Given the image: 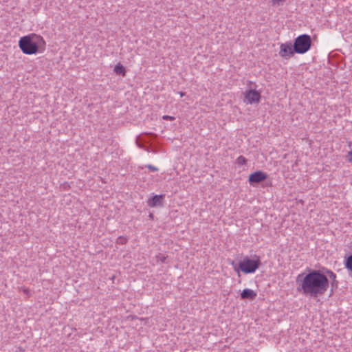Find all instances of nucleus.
<instances>
[{
	"instance_id": "14",
	"label": "nucleus",
	"mask_w": 352,
	"mask_h": 352,
	"mask_svg": "<svg viewBox=\"0 0 352 352\" xmlns=\"http://www.w3.org/2000/svg\"><path fill=\"white\" fill-rule=\"evenodd\" d=\"M236 161L238 164H245L247 160L243 156L241 155L236 159Z\"/></svg>"
},
{
	"instance_id": "20",
	"label": "nucleus",
	"mask_w": 352,
	"mask_h": 352,
	"mask_svg": "<svg viewBox=\"0 0 352 352\" xmlns=\"http://www.w3.org/2000/svg\"><path fill=\"white\" fill-rule=\"evenodd\" d=\"M165 259H166V258H165V257H163V258H162V262H164V261H165Z\"/></svg>"
},
{
	"instance_id": "2",
	"label": "nucleus",
	"mask_w": 352,
	"mask_h": 352,
	"mask_svg": "<svg viewBox=\"0 0 352 352\" xmlns=\"http://www.w3.org/2000/svg\"><path fill=\"white\" fill-rule=\"evenodd\" d=\"M19 46L23 53L28 55L35 54L45 50V42L40 35L30 34L20 38Z\"/></svg>"
},
{
	"instance_id": "3",
	"label": "nucleus",
	"mask_w": 352,
	"mask_h": 352,
	"mask_svg": "<svg viewBox=\"0 0 352 352\" xmlns=\"http://www.w3.org/2000/svg\"><path fill=\"white\" fill-rule=\"evenodd\" d=\"M231 265L233 266L234 271L238 273L241 270L245 274H252L259 267L261 261L258 257H256V259H250L246 256L239 262L238 265L235 264L234 261H232Z\"/></svg>"
},
{
	"instance_id": "15",
	"label": "nucleus",
	"mask_w": 352,
	"mask_h": 352,
	"mask_svg": "<svg viewBox=\"0 0 352 352\" xmlns=\"http://www.w3.org/2000/svg\"><path fill=\"white\" fill-rule=\"evenodd\" d=\"M146 168L153 172H156L158 170V168L153 165L148 164L146 166Z\"/></svg>"
},
{
	"instance_id": "12",
	"label": "nucleus",
	"mask_w": 352,
	"mask_h": 352,
	"mask_svg": "<svg viewBox=\"0 0 352 352\" xmlns=\"http://www.w3.org/2000/svg\"><path fill=\"white\" fill-rule=\"evenodd\" d=\"M344 265L349 272H352V254L346 258L344 261Z\"/></svg>"
},
{
	"instance_id": "16",
	"label": "nucleus",
	"mask_w": 352,
	"mask_h": 352,
	"mask_svg": "<svg viewBox=\"0 0 352 352\" xmlns=\"http://www.w3.org/2000/svg\"><path fill=\"white\" fill-rule=\"evenodd\" d=\"M162 119H163V120H170V121H172V120H175V117H173V116H166H166H164L162 117Z\"/></svg>"
},
{
	"instance_id": "21",
	"label": "nucleus",
	"mask_w": 352,
	"mask_h": 352,
	"mask_svg": "<svg viewBox=\"0 0 352 352\" xmlns=\"http://www.w3.org/2000/svg\"><path fill=\"white\" fill-rule=\"evenodd\" d=\"M350 245V248L352 249V241L351 242Z\"/></svg>"
},
{
	"instance_id": "6",
	"label": "nucleus",
	"mask_w": 352,
	"mask_h": 352,
	"mask_svg": "<svg viewBox=\"0 0 352 352\" xmlns=\"http://www.w3.org/2000/svg\"><path fill=\"white\" fill-rule=\"evenodd\" d=\"M267 177V175L266 173L261 170H258L250 175L248 180L250 184L253 185L265 180Z\"/></svg>"
},
{
	"instance_id": "18",
	"label": "nucleus",
	"mask_w": 352,
	"mask_h": 352,
	"mask_svg": "<svg viewBox=\"0 0 352 352\" xmlns=\"http://www.w3.org/2000/svg\"><path fill=\"white\" fill-rule=\"evenodd\" d=\"M179 95L181 97L184 96L185 95V93L184 92H182V91H180L179 92Z\"/></svg>"
},
{
	"instance_id": "9",
	"label": "nucleus",
	"mask_w": 352,
	"mask_h": 352,
	"mask_svg": "<svg viewBox=\"0 0 352 352\" xmlns=\"http://www.w3.org/2000/svg\"><path fill=\"white\" fill-rule=\"evenodd\" d=\"M326 276L329 278V283H331V288L337 287L338 281L336 280V274L330 270H326Z\"/></svg>"
},
{
	"instance_id": "5",
	"label": "nucleus",
	"mask_w": 352,
	"mask_h": 352,
	"mask_svg": "<svg viewBox=\"0 0 352 352\" xmlns=\"http://www.w3.org/2000/svg\"><path fill=\"white\" fill-rule=\"evenodd\" d=\"M295 52L291 43H285L281 44L280 47L279 54L281 57L289 59L294 56Z\"/></svg>"
},
{
	"instance_id": "22",
	"label": "nucleus",
	"mask_w": 352,
	"mask_h": 352,
	"mask_svg": "<svg viewBox=\"0 0 352 352\" xmlns=\"http://www.w3.org/2000/svg\"><path fill=\"white\" fill-rule=\"evenodd\" d=\"M150 135H154L152 133H148Z\"/></svg>"
},
{
	"instance_id": "7",
	"label": "nucleus",
	"mask_w": 352,
	"mask_h": 352,
	"mask_svg": "<svg viewBox=\"0 0 352 352\" xmlns=\"http://www.w3.org/2000/svg\"><path fill=\"white\" fill-rule=\"evenodd\" d=\"M260 93L256 90H250L246 92L245 96V101L248 104L258 103L260 101Z\"/></svg>"
},
{
	"instance_id": "8",
	"label": "nucleus",
	"mask_w": 352,
	"mask_h": 352,
	"mask_svg": "<svg viewBox=\"0 0 352 352\" xmlns=\"http://www.w3.org/2000/svg\"><path fill=\"white\" fill-rule=\"evenodd\" d=\"M164 197V195H155L148 200L147 204L149 207L162 206Z\"/></svg>"
},
{
	"instance_id": "19",
	"label": "nucleus",
	"mask_w": 352,
	"mask_h": 352,
	"mask_svg": "<svg viewBox=\"0 0 352 352\" xmlns=\"http://www.w3.org/2000/svg\"><path fill=\"white\" fill-rule=\"evenodd\" d=\"M23 292L25 294H28V292H29L28 289H24Z\"/></svg>"
},
{
	"instance_id": "10",
	"label": "nucleus",
	"mask_w": 352,
	"mask_h": 352,
	"mask_svg": "<svg viewBox=\"0 0 352 352\" xmlns=\"http://www.w3.org/2000/svg\"><path fill=\"white\" fill-rule=\"evenodd\" d=\"M256 296V293L250 289H245L241 294L242 299L253 300Z\"/></svg>"
},
{
	"instance_id": "23",
	"label": "nucleus",
	"mask_w": 352,
	"mask_h": 352,
	"mask_svg": "<svg viewBox=\"0 0 352 352\" xmlns=\"http://www.w3.org/2000/svg\"><path fill=\"white\" fill-rule=\"evenodd\" d=\"M20 351H21V352H24V351H23V350H22V349H20Z\"/></svg>"
},
{
	"instance_id": "11",
	"label": "nucleus",
	"mask_w": 352,
	"mask_h": 352,
	"mask_svg": "<svg viewBox=\"0 0 352 352\" xmlns=\"http://www.w3.org/2000/svg\"><path fill=\"white\" fill-rule=\"evenodd\" d=\"M114 72L116 74L122 75L123 76H124L126 74L125 68L120 63H118L115 66Z\"/></svg>"
},
{
	"instance_id": "17",
	"label": "nucleus",
	"mask_w": 352,
	"mask_h": 352,
	"mask_svg": "<svg viewBox=\"0 0 352 352\" xmlns=\"http://www.w3.org/2000/svg\"><path fill=\"white\" fill-rule=\"evenodd\" d=\"M347 158L349 162H352V151L348 153Z\"/></svg>"
},
{
	"instance_id": "13",
	"label": "nucleus",
	"mask_w": 352,
	"mask_h": 352,
	"mask_svg": "<svg viewBox=\"0 0 352 352\" xmlns=\"http://www.w3.org/2000/svg\"><path fill=\"white\" fill-rule=\"evenodd\" d=\"M116 242L118 244H122V245L125 244L127 242V238L120 236L117 239Z\"/></svg>"
},
{
	"instance_id": "4",
	"label": "nucleus",
	"mask_w": 352,
	"mask_h": 352,
	"mask_svg": "<svg viewBox=\"0 0 352 352\" xmlns=\"http://www.w3.org/2000/svg\"><path fill=\"white\" fill-rule=\"evenodd\" d=\"M311 45V40L310 36L302 34L295 39L294 50L297 54H305L309 50Z\"/></svg>"
},
{
	"instance_id": "1",
	"label": "nucleus",
	"mask_w": 352,
	"mask_h": 352,
	"mask_svg": "<svg viewBox=\"0 0 352 352\" xmlns=\"http://www.w3.org/2000/svg\"><path fill=\"white\" fill-rule=\"evenodd\" d=\"M296 282L297 291L312 298L323 296L329 287L328 277L322 271L316 270L298 274Z\"/></svg>"
}]
</instances>
